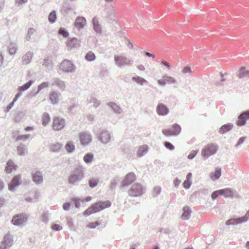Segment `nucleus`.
<instances>
[{
	"label": "nucleus",
	"mask_w": 249,
	"mask_h": 249,
	"mask_svg": "<svg viewBox=\"0 0 249 249\" xmlns=\"http://www.w3.org/2000/svg\"><path fill=\"white\" fill-rule=\"evenodd\" d=\"M18 47L15 43H10L9 46V53L10 54L13 55L16 53Z\"/></svg>",
	"instance_id": "40"
},
{
	"label": "nucleus",
	"mask_w": 249,
	"mask_h": 249,
	"mask_svg": "<svg viewBox=\"0 0 249 249\" xmlns=\"http://www.w3.org/2000/svg\"><path fill=\"white\" fill-rule=\"evenodd\" d=\"M115 64L119 67H124L125 66H131L133 61L124 55H115L114 56Z\"/></svg>",
	"instance_id": "4"
},
{
	"label": "nucleus",
	"mask_w": 249,
	"mask_h": 249,
	"mask_svg": "<svg viewBox=\"0 0 249 249\" xmlns=\"http://www.w3.org/2000/svg\"><path fill=\"white\" fill-rule=\"evenodd\" d=\"M79 45L78 40L76 38H72L70 39L67 42V47L68 49L71 50L73 48L77 47Z\"/></svg>",
	"instance_id": "28"
},
{
	"label": "nucleus",
	"mask_w": 249,
	"mask_h": 249,
	"mask_svg": "<svg viewBox=\"0 0 249 249\" xmlns=\"http://www.w3.org/2000/svg\"><path fill=\"white\" fill-rule=\"evenodd\" d=\"M50 117L49 114L47 113H44L42 116V124L44 126H46L50 122Z\"/></svg>",
	"instance_id": "43"
},
{
	"label": "nucleus",
	"mask_w": 249,
	"mask_h": 249,
	"mask_svg": "<svg viewBox=\"0 0 249 249\" xmlns=\"http://www.w3.org/2000/svg\"><path fill=\"white\" fill-rule=\"evenodd\" d=\"M161 192V188L159 186L155 187L154 188V196H157L159 195Z\"/></svg>",
	"instance_id": "59"
},
{
	"label": "nucleus",
	"mask_w": 249,
	"mask_h": 249,
	"mask_svg": "<svg viewBox=\"0 0 249 249\" xmlns=\"http://www.w3.org/2000/svg\"><path fill=\"white\" fill-rule=\"evenodd\" d=\"M233 126V124L231 123L224 124L219 128V132L221 134H225L231 130Z\"/></svg>",
	"instance_id": "26"
},
{
	"label": "nucleus",
	"mask_w": 249,
	"mask_h": 249,
	"mask_svg": "<svg viewBox=\"0 0 249 249\" xmlns=\"http://www.w3.org/2000/svg\"><path fill=\"white\" fill-rule=\"evenodd\" d=\"M164 145L167 149L171 151H173L175 149V146L169 142H165Z\"/></svg>",
	"instance_id": "51"
},
{
	"label": "nucleus",
	"mask_w": 249,
	"mask_h": 249,
	"mask_svg": "<svg viewBox=\"0 0 249 249\" xmlns=\"http://www.w3.org/2000/svg\"><path fill=\"white\" fill-rule=\"evenodd\" d=\"M32 180L36 185L42 184L43 181V173L39 170L33 171L31 173Z\"/></svg>",
	"instance_id": "11"
},
{
	"label": "nucleus",
	"mask_w": 249,
	"mask_h": 249,
	"mask_svg": "<svg viewBox=\"0 0 249 249\" xmlns=\"http://www.w3.org/2000/svg\"><path fill=\"white\" fill-rule=\"evenodd\" d=\"M98 181L96 179H91L89 180V186L90 188H93L96 186L98 184Z\"/></svg>",
	"instance_id": "50"
},
{
	"label": "nucleus",
	"mask_w": 249,
	"mask_h": 249,
	"mask_svg": "<svg viewBox=\"0 0 249 249\" xmlns=\"http://www.w3.org/2000/svg\"><path fill=\"white\" fill-rule=\"evenodd\" d=\"M92 25L93 29L97 34H100L102 33V28L99 24L98 18L94 17L92 18Z\"/></svg>",
	"instance_id": "20"
},
{
	"label": "nucleus",
	"mask_w": 249,
	"mask_h": 249,
	"mask_svg": "<svg viewBox=\"0 0 249 249\" xmlns=\"http://www.w3.org/2000/svg\"><path fill=\"white\" fill-rule=\"evenodd\" d=\"M191 184H192V181H189V180H185L183 183V187L186 189H188L190 187Z\"/></svg>",
	"instance_id": "55"
},
{
	"label": "nucleus",
	"mask_w": 249,
	"mask_h": 249,
	"mask_svg": "<svg viewBox=\"0 0 249 249\" xmlns=\"http://www.w3.org/2000/svg\"><path fill=\"white\" fill-rule=\"evenodd\" d=\"M49 86V84L47 82H43L38 86L37 91L36 92L35 95L37 94L39 92L45 88H47Z\"/></svg>",
	"instance_id": "48"
},
{
	"label": "nucleus",
	"mask_w": 249,
	"mask_h": 249,
	"mask_svg": "<svg viewBox=\"0 0 249 249\" xmlns=\"http://www.w3.org/2000/svg\"><path fill=\"white\" fill-rule=\"evenodd\" d=\"M219 195H221L220 190L213 192L211 196L213 199H216L218 197Z\"/></svg>",
	"instance_id": "54"
},
{
	"label": "nucleus",
	"mask_w": 249,
	"mask_h": 249,
	"mask_svg": "<svg viewBox=\"0 0 249 249\" xmlns=\"http://www.w3.org/2000/svg\"><path fill=\"white\" fill-rule=\"evenodd\" d=\"M161 64L166 67L168 70L171 69L170 64L167 61L165 60H162L161 61Z\"/></svg>",
	"instance_id": "64"
},
{
	"label": "nucleus",
	"mask_w": 249,
	"mask_h": 249,
	"mask_svg": "<svg viewBox=\"0 0 249 249\" xmlns=\"http://www.w3.org/2000/svg\"><path fill=\"white\" fill-rule=\"evenodd\" d=\"M13 240L12 236L8 234H6L3 239L0 245L5 249L9 248L13 245Z\"/></svg>",
	"instance_id": "17"
},
{
	"label": "nucleus",
	"mask_w": 249,
	"mask_h": 249,
	"mask_svg": "<svg viewBox=\"0 0 249 249\" xmlns=\"http://www.w3.org/2000/svg\"><path fill=\"white\" fill-rule=\"evenodd\" d=\"M52 229L56 231H59L62 229V227L58 224H54L52 226Z\"/></svg>",
	"instance_id": "58"
},
{
	"label": "nucleus",
	"mask_w": 249,
	"mask_h": 249,
	"mask_svg": "<svg viewBox=\"0 0 249 249\" xmlns=\"http://www.w3.org/2000/svg\"><path fill=\"white\" fill-rule=\"evenodd\" d=\"M191 211L189 206H185L183 208V212L181 218L183 220H188L191 216Z\"/></svg>",
	"instance_id": "30"
},
{
	"label": "nucleus",
	"mask_w": 249,
	"mask_h": 249,
	"mask_svg": "<svg viewBox=\"0 0 249 249\" xmlns=\"http://www.w3.org/2000/svg\"><path fill=\"white\" fill-rule=\"evenodd\" d=\"M110 205L111 202L109 201L96 202L86 210L84 212V214L86 216L89 215L91 213H97L106 208L109 207Z\"/></svg>",
	"instance_id": "2"
},
{
	"label": "nucleus",
	"mask_w": 249,
	"mask_h": 249,
	"mask_svg": "<svg viewBox=\"0 0 249 249\" xmlns=\"http://www.w3.org/2000/svg\"><path fill=\"white\" fill-rule=\"evenodd\" d=\"M35 29L33 28H29L28 29L26 36V39L27 41H29L30 40L31 36L35 33Z\"/></svg>",
	"instance_id": "46"
},
{
	"label": "nucleus",
	"mask_w": 249,
	"mask_h": 249,
	"mask_svg": "<svg viewBox=\"0 0 249 249\" xmlns=\"http://www.w3.org/2000/svg\"><path fill=\"white\" fill-rule=\"evenodd\" d=\"M164 78H165L166 84H174L176 82V80H175V78L169 76H168L167 75H164Z\"/></svg>",
	"instance_id": "47"
},
{
	"label": "nucleus",
	"mask_w": 249,
	"mask_h": 249,
	"mask_svg": "<svg viewBox=\"0 0 249 249\" xmlns=\"http://www.w3.org/2000/svg\"><path fill=\"white\" fill-rule=\"evenodd\" d=\"M22 180L19 175L15 176L11 181L8 183V190L12 192L16 190V188L21 184Z\"/></svg>",
	"instance_id": "9"
},
{
	"label": "nucleus",
	"mask_w": 249,
	"mask_h": 249,
	"mask_svg": "<svg viewBox=\"0 0 249 249\" xmlns=\"http://www.w3.org/2000/svg\"><path fill=\"white\" fill-rule=\"evenodd\" d=\"M87 101H88V103H93V106L95 107H97L101 104L100 101L98 100L96 98H95L94 97H91L90 100L89 101V100L87 99Z\"/></svg>",
	"instance_id": "45"
},
{
	"label": "nucleus",
	"mask_w": 249,
	"mask_h": 249,
	"mask_svg": "<svg viewBox=\"0 0 249 249\" xmlns=\"http://www.w3.org/2000/svg\"><path fill=\"white\" fill-rule=\"evenodd\" d=\"M15 102H14L13 101L11 103H10L6 107L5 112H8L10 111V110L12 108Z\"/></svg>",
	"instance_id": "61"
},
{
	"label": "nucleus",
	"mask_w": 249,
	"mask_h": 249,
	"mask_svg": "<svg viewBox=\"0 0 249 249\" xmlns=\"http://www.w3.org/2000/svg\"><path fill=\"white\" fill-rule=\"evenodd\" d=\"M99 225L100 223L98 221H96L95 222H91L89 224V226L91 228H95Z\"/></svg>",
	"instance_id": "63"
},
{
	"label": "nucleus",
	"mask_w": 249,
	"mask_h": 249,
	"mask_svg": "<svg viewBox=\"0 0 249 249\" xmlns=\"http://www.w3.org/2000/svg\"><path fill=\"white\" fill-rule=\"evenodd\" d=\"M60 93L56 91L52 92L50 95V100L53 104H57L59 102V96Z\"/></svg>",
	"instance_id": "27"
},
{
	"label": "nucleus",
	"mask_w": 249,
	"mask_h": 249,
	"mask_svg": "<svg viewBox=\"0 0 249 249\" xmlns=\"http://www.w3.org/2000/svg\"><path fill=\"white\" fill-rule=\"evenodd\" d=\"M112 136L107 130H102L98 135V139L104 144H107L111 140Z\"/></svg>",
	"instance_id": "10"
},
{
	"label": "nucleus",
	"mask_w": 249,
	"mask_h": 249,
	"mask_svg": "<svg viewBox=\"0 0 249 249\" xmlns=\"http://www.w3.org/2000/svg\"><path fill=\"white\" fill-rule=\"evenodd\" d=\"M106 20L110 23H113L114 22H117V18L116 16V13L113 10H110L107 12Z\"/></svg>",
	"instance_id": "22"
},
{
	"label": "nucleus",
	"mask_w": 249,
	"mask_h": 249,
	"mask_svg": "<svg viewBox=\"0 0 249 249\" xmlns=\"http://www.w3.org/2000/svg\"><path fill=\"white\" fill-rule=\"evenodd\" d=\"M33 56V53L31 52H28L21 57L23 64L27 65L29 64Z\"/></svg>",
	"instance_id": "25"
},
{
	"label": "nucleus",
	"mask_w": 249,
	"mask_h": 249,
	"mask_svg": "<svg viewBox=\"0 0 249 249\" xmlns=\"http://www.w3.org/2000/svg\"><path fill=\"white\" fill-rule=\"evenodd\" d=\"M62 145L59 143H52L49 145L50 150L53 152H57L61 149Z\"/></svg>",
	"instance_id": "35"
},
{
	"label": "nucleus",
	"mask_w": 249,
	"mask_h": 249,
	"mask_svg": "<svg viewBox=\"0 0 249 249\" xmlns=\"http://www.w3.org/2000/svg\"><path fill=\"white\" fill-rule=\"evenodd\" d=\"M18 154L19 156H23L28 152L27 147L24 144H20L17 147Z\"/></svg>",
	"instance_id": "29"
},
{
	"label": "nucleus",
	"mask_w": 249,
	"mask_h": 249,
	"mask_svg": "<svg viewBox=\"0 0 249 249\" xmlns=\"http://www.w3.org/2000/svg\"><path fill=\"white\" fill-rule=\"evenodd\" d=\"M249 219V211H247L245 216L239 217L237 218H232L228 220L226 222V225L227 226L230 225H236L237 224H241L246 222Z\"/></svg>",
	"instance_id": "8"
},
{
	"label": "nucleus",
	"mask_w": 249,
	"mask_h": 249,
	"mask_svg": "<svg viewBox=\"0 0 249 249\" xmlns=\"http://www.w3.org/2000/svg\"><path fill=\"white\" fill-rule=\"evenodd\" d=\"M17 168V165H16L12 160H9L6 163L5 171L7 174H10L12 171L16 170Z\"/></svg>",
	"instance_id": "21"
},
{
	"label": "nucleus",
	"mask_w": 249,
	"mask_h": 249,
	"mask_svg": "<svg viewBox=\"0 0 249 249\" xmlns=\"http://www.w3.org/2000/svg\"><path fill=\"white\" fill-rule=\"evenodd\" d=\"M182 72L184 74L191 73L193 71L190 67H185L183 70Z\"/></svg>",
	"instance_id": "57"
},
{
	"label": "nucleus",
	"mask_w": 249,
	"mask_h": 249,
	"mask_svg": "<svg viewBox=\"0 0 249 249\" xmlns=\"http://www.w3.org/2000/svg\"><path fill=\"white\" fill-rule=\"evenodd\" d=\"M132 80L141 86H143L145 84L147 85L148 83L145 79L140 76H133Z\"/></svg>",
	"instance_id": "32"
},
{
	"label": "nucleus",
	"mask_w": 249,
	"mask_h": 249,
	"mask_svg": "<svg viewBox=\"0 0 249 249\" xmlns=\"http://www.w3.org/2000/svg\"><path fill=\"white\" fill-rule=\"evenodd\" d=\"M42 65L49 70H52L53 67V64L52 61L48 58L44 59Z\"/></svg>",
	"instance_id": "37"
},
{
	"label": "nucleus",
	"mask_w": 249,
	"mask_h": 249,
	"mask_svg": "<svg viewBox=\"0 0 249 249\" xmlns=\"http://www.w3.org/2000/svg\"><path fill=\"white\" fill-rule=\"evenodd\" d=\"M51 85L57 86L61 90H64L66 87L65 82L59 78H54Z\"/></svg>",
	"instance_id": "19"
},
{
	"label": "nucleus",
	"mask_w": 249,
	"mask_h": 249,
	"mask_svg": "<svg viewBox=\"0 0 249 249\" xmlns=\"http://www.w3.org/2000/svg\"><path fill=\"white\" fill-rule=\"evenodd\" d=\"M41 221L45 223H48L49 221V214L48 212H45L43 213Z\"/></svg>",
	"instance_id": "49"
},
{
	"label": "nucleus",
	"mask_w": 249,
	"mask_h": 249,
	"mask_svg": "<svg viewBox=\"0 0 249 249\" xmlns=\"http://www.w3.org/2000/svg\"><path fill=\"white\" fill-rule=\"evenodd\" d=\"M157 112L160 116H165L168 114L169 110L165 105L159 103L157 107Z\"/></svg>",
	"instance_id": "18"
},
{
	"label": "nucleus",
	"mask_w": 249,
	"mask_h": 249,
	"mask_svg": "<svg viewBox=\"0 0 249 249\" xmlns=\"http://www.w3.org/2000/svg\"><path fill=\"white\" fill-rule=\"evenodd\" d=\"M33 81L31 80H29L28 82H27L26 84H24L22 86H20L18 88V91L22 92L28 89L33 84Z\"/></svg>",
	"instance_id": "36"
},
{
	"label": "nucleus",
	"mask_w": 249,
	"mask_h": 249,
	"mask_svg": "<svg viewBox=\"0 0 249 249\" xmlns=\"http://www.w3.org/2000/svg\"><path fill=\"white\" fill-rule=\"evenodd\" d=\"M148 150V146L146 145L140 146L137 151V156L139 157L144 156L147 153Z\"/></svg>",
	"instance_id": "33"
},
{
	"label": "nucleus",
	"mask_w": 249,
	"mask_h": 249,
	"mask_svg": "<svg viewBox=\"0 0 249 249\" xmlns=\"http://www.w3.org/2000/svg\"><path fill=\"white\" fill-rule=\"evenodd\" d=\"M79 138L81 143L85 146L88 145L92 141V136L86 132H81Z\"/></svg>",
	"instance_id": "16"
},
{
	"label": "nucleus",
	"mask_w": 249,
	"mask_h": 249,
	"mask_svg": "<svg viewBox=\"0 0 249 249\" xmlns=\"http://www.w3.org/2000/svg\"><path fill=\"white\" fill-rule=\"evenodd\" d=\"M86 24V20L84 17H78L74 23L75 26L78 29H83Z\"/></svg>",
	"instance_id": "23"
},
{
	"label": "nucleus",
	"mask_w": 249,
	"mask_h": 249,
	"mask_svg": "<svg viewBox=\"0 0 249 249\" xmlns=\"http://www.w3.org/2000/svg\"><path fill=\"white\" fill-rule=\"evenodd\" d=\"M217 150L216 146L213 144H209L205 146L201 151L202 157L208 159L210 156L215 154Z\"/></svg>",
	"instance_id": "6"
},
{
	"label": "nucleus",
	"mask_w": 249,
	"mask_h": 249,
	"mask_svg": "<svg viewBox=\"0 0 249 249\" xmlns=\"http://www.w3.org/2000/svg\"><path fill=\"white\" fill-rule=\"evenodd\" d=\"M136 177L134 173L131 172L127 174L124 179L121 183V186L122 187L127 186L131 184L135 180Z\"/></svg>",
	"instance_id": "15"
},
{
	"label": "nucleus",
	"mask_w": 249,
	"mask_h": 249,
	"mask_svg": "<svg viewBox=\"0 0 249 249\" xmlns=\"http://www.w3.org/2000/svg\"><path fill=\"white\" fill-rule=\"evenodd\" d=\"M56 19V14L55 11H52L48 16V20L51 23L55 22Z\"/></svg>",
	"instance_id": "44"
},
{
	"label": "nucleus",
	"mask_w": 249,
	"mask_h": 249,
	"mask_svg": "<svg viewBox=\"0 0 249 249\" xmlns=\"http://www.w3.org/2000/svg\"><path fill=\"white\" fill-rule=\"evenodd\" d=\"M65 125V120L59 117H55L53 119V128L55 131L61 130Z\"/></svg>",
	"instance_id": "12"
},
{
	"label": "nucleus",
	"mask_w": 249,
	"mask_h": 249,
	"mask_svg": "<svg viewBox=\"0 0 249 249\" xmlns=\"http://www.w3.org/2000/svg\"><path fill=\"white\" fill-rule=\"evenodd\" d=\"M181 130V126L179 124H174L170 128L163 129L162 132L166 136H177L180 133Z\"/></svg>",
	"instance_id": "7"
},
{
	"label": "nucleus",
	"mask_w": 249,
	"mask_h": 249,
	"mask_svg": "<svg viewBox=\"0 0 249 249\" xmlns=\"http://www.w3.org/2000/svg\"><path fill=\"white\" fill-rule=\"evenodd\" d=\"M30 137V134H25V135H20L18 136L16 138V141L23 140L25 141L27 139H28Z\"/></svg>",
	"instance_id": "52"
},
{
	"label": "nucleus",
	"mask_w": 249,
	"mask_h": 249,
	"mask_svg": "<svg viewBox=\"0 0 249 249\" xmlns=\"http://www.w3.org/2000/svg\"><path fill=\"white\" fill-rule=\"evenodd\" d=\"M70 206H71L70 203L66 202L63 205V209L65 211H68L70 209Z\"/></svg>",
	"instance_id": "62"
},
{
	"label": "nucleus",
	"mask_w": 249,
	"mask_h": 249,
	"mask_svg": "<svg viewBox=\"0 0 249 249\" xmlns=\"http://www.w3.org/2000/svg\"><path fill=\"white\" fill-rule=\"evenodd\" d=\"M95 58V54L91 51L88 52L85 56V59L89 62L94 60Z\"/></svg>",
	"instance_id": "39"
},
{
	"label": "nucleus",
	"mask_w": 249,
	"mask_h": 249,
	"mask_svg": "<svg viewBox=\"0 0 249 249\" xmlns=\"http://www.w3.org/2000/svg\"><path fill=\"white\" fill-rule=\"evenodd\" d=\"M76 67L72 61L68 59H64L59 66L58 72L61 74L63 73H74Z\"/></svg>",
	"instance_id": "3"
},
{
	"label": "nucleus",
	"mask_w": 249,
	"mask_h": 249,
	"mask_svg": "<svg viewBox=\"0 0 249 249\" xmlns=\"http://www.w3.org/2000/svg\"><path fill=\"white\" fill-rule=\"evenodd\" d=\"M221 175V170L220 168L216 169L215 171L213 173H212L211 174V178L214 180L218 179Z\"/></svg>",
	"instance_id": "38"
},
{
	"label": "nucleus",
	"mask_w": 249,
	"mask_h": 249,
	"mask_svg": "<svg viewBox=\"0 0 249 249\" xmlns=\"http://www.w3.org/2000/svg\"><path fill=\"white\" fill-rule=\"evenodd\" d=\"M65 148L69 153H72L75 149V146L71 142H68L65 145Z\"/></svg>",
	"instance_id": "42"
},
{
	"label": "nucleus",
	"mask_w": 249,
	"mask_h": 249,
	"mask_svg": "<svg viewBox=\"0 0 249 249\" xmlns=\"http://www.w3.org/2000/svg\"><path fill=\"white\" fill-rule=\"evenodd\" d=\"M221 195L226 197H232L234 195L233 191L230 188L220 189Z\"/></svg>",
	"instance_id": "34"
},
{
	"label": "nucleus",
	"mask_w": 249,
	"mask_h": 249,
	"mask_svg": "<svg viewBox=\"0 0 249 249\" xmlns=\"http://www.w3.org/2000/svg\"><path fill=\"white\" fill-rule=\"evenodd\" d=\"M71 201L73 202L75 205L76 208H79L80 206V202L79 200L76 198H72Z\"/></svg>",
	"instance_id": "53"
},
{
	"label": "nucleus",
	"mask_w": 249,
	"mask_h": 249,
	"mask_svg": "<svg viewBox=\"0 0 249 249\" xmlns=\"http://www.w3.org/2000/svg\"><path fill=\"white\" fill-rule=\"evenodd\" d=\"M237 76L240 79L249 77V70H246L245 67H242L238 71Z\"/></svg>",
	"instance_id": "24"
},
{
	"label": "nucleus",
	"mask_w": 249,
	"mask_h": 249,
	"mask_svg": "<svg viewBox=\"0 0 249 249\" xmlns=\"http://www.w3.org/2000/svg\"><path fill=\"white\" fill-rule=\"evenodd\" d=\"M59 33L64 37H67L69 36L68 32L65 29L62 28L59 29Z\"/></svg>",
	"instance_id": "56"
},
{
	"label": "nucleus",
	"mask_w": 249,
	"mask_h": 249,
	"mask_svg": "<svg viewBox=\"0 0 249 249\" xmlns=\"http://www.w3.org/2000/svg\"><path fill=\"white\" fill-rule=\"evenodd\" d=\"M197 152L196 151H192L188 156V158L190 160L193 159L196 156Z\"/></svg>",
	"instance_id": "60"
},
{
	"label": "nucleus",
	"mask_w": 249,
	"mask_h": 249,
	"mask_svg": "<svg viewBox=\"0 0 249 249\" xmlns=\"http://www.w3.org/2000/svg\"><path fill=\"white\" fill-rule=\"evenodd\" d=\"M248 120H249V110L242 112L238 116L237 125L239 126H243Z\"/></svg>",
	"instance_id": "14"
},
{
	"label": "nucleus",
	"mask_w": 249,
	"mask_h": 249,
	"mask_svg": "<svg viewBox=\"0 0 249 249\" xmlns=\"http://www.w3.org/2000/svg\"><path fill=\"white\" fill-rule=\"evenodd\" d=\"M27 217L23 214H20L14 216L12 220V223L16 226L22 225L26 222Z\"/></svg>",
	"instance_id": "13"
},
{
	"label": "nucleus",
	"mask_w": 249,
	"mask_h": 249,
	"mask_svg": "<svg viewBox=\"0 0 249 249\" xmlns=\"http://www.w3.org/2000/svg\"><path fill=\"white\" fill-rule=\"evenodd\" d=\"M85 168L82 165H78L70 175L68 182L71 185H78L85 178Z\"/></svg>",
	"instance_id": "1"
},
{
	"label": "nucleus",
	"mask_w": 249,
	"mask_h": 249,
	"mask_svg": "<svg viewBox=\"0 0 249 249\" xmlns=\"http://www.w3.org/2000/svg\"><path fill=\"white\" fill-rule=\"evenodd\" d=\"M144 193V188L140 183H134L128 191L129 196L134 197L140 196Z\"/></svg>",
	"instance_id": "5"
},
{
	"label": "nucleus",
	"mask_w": 249,
	"mask_h": 249,
	"mask_svg": "<svg viewBox=\"0 0 249 249\" xmlns=\"http://www.w3.org/2000/svg\"><path fill=\"white\" fill-rule=\"evenodd\" d=\"M107 105L112 108L113 111L118 114H120L122 112L123 110L119 106H118L114 102H108L107 104Z\"/></svg>",
	"instance_id": "31"
},
{
	"label": "nucleus",
	"mask_w": 249,
	"mask_h": 249,
	"mask_svg": "<svg viewBox=\"0 0 249 249\" xmlns=\"http://www.w3.org/2000/svg\"><path fill=\"white\" fill-rule=\"evenodd\" d=\"M84 161L86 163H91L93 160V155L92 154L90 153H88L86 154L84 158H83Z\"/></svg>",
	"instance_id": "41"
}]
</instances>
